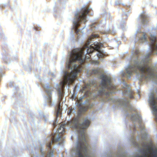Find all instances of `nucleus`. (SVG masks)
I'll use <instances>...</instances> for the list:
<instances>
[{
    "mask_svg": "<svg viewBox=\"0 0 157 157\" xmlns=\"http://www.w3.org/2000/svg\"><path fill=\"white\" fill-rule=\"evenodd\" d=\"M90 43V42L89 41L87 44L83 46L82 48L75 49L69 54L66 63V67L67 69L70 70V71L68 72L65 71H63V80L61 81L60 84L58 85V87L57 90L59 101L56 109L57 117L61 113V101L62 100L63 103L65 101V99L63 98V89L65 86L66 85L67 88L69 87V85L73 82L83 68L84 66L82 64L85 61L90 59L89 56H86L85 54H90L94 50H96L98 52L96 55L98 58L105 56L104 52L101 49V47L103 46L101 43L95 42L90 45H89Z\"/></svg>",
    "mask_w": 157,
    "mask_h": 157,
    "instance_id": "f257e3e1",
    "label": "nucleus"
},
{
    "mask_svg": "<svg viewBox=\"0 0 157 157\" xmlns=\"http://www.w3.org/2000/svg\"><path fill=\"white\" fill-rule=\"evenodd\" d=\"M100 78L101 81L98 86L94 80L86 84L82 90L86 96L97 97L98 95H104L107 96L110 94H114L118 91L117 87L113 84V79L111 77L102 74Z\"/></svg>",
    "mask_w": 157,
    "mask_h": 157,
    "instance_id": "f03ea898",
    "label": "nucleus"
},
{
    "mask_svg": "<svg viewBox=\"0 0 157 157\" xmlns=\"http://www.w3.org/2000/svg\"><path fill=\"white\" fill-rule=\"evenodd\" d=\"M118 101L120 105L123 107L125 111L126 115L129 116L131 120L133 122L134 124L132 128L133 130L136 131L137 124L138 127L140 130L142 139H146L147 133L144 127L141 124L140 116L130 104L129 99L124 98L119 99Z\"/></svg>",
    "mask_w": 157,
    "mask_h": 157,
    "instance_id": "7ed1b4c3",
    "label": "nucleus"
},
{
    "mask_svg": "<svg viewBox=\"0 0 157 157\" xmlns=\"http://www.w3.org/2000/svg\"><path fill=\"white\" fill-rule=\"evenodd\" d=\"M89 8L86 6L82 7L81 10L78 11L75 14L74 21L73 22L74 29L76 33L79 31V29H77V27L81 22L85 23L86 21V15L88 14Z\"/></svg>",
    "mask_w": 157,
    "mask_h": 157,
    "instance_id": "20e7f679",
    "label": "nucleus"
},
{
    "mask_svg": "<svg viewBox=\"0 0 157 157\" xmlns=\"http://www.w3.org/2000/svg\"><path fill=\"white\" fill-rule=\"evenodd\" d=\"M63 138V137L61 135L60 136L59 135L58 136L55 138L54 136L52 137L51 138V141L48 144H47V147L49 148V150L48 151V153L46 156V157H53L54 156V152L53 150H52L50 148V147L51 144L53 143L57 142H59L61 141V139Z\"/></svg>",
    "mask_w": 157,
    "mask_h": 157,
    "instance_id": "39448f33",
    "label": "nucleus"
},
{
    "mask_svg": "<svg viewBox=\"0 0 157 157\" xmlns=\"http://www.w3.org/2000/svg\"><path fill=\"white\" fill-rule=\"evenodd\" d=\"M123 85L122 86L124 90H122V93L124 95H127L130 98H132L133 97V94L132 90H131L129 86L124 81L122 82Z\"/></svg>",
    "mask_w": 157,
    "mask_h": 157,
    "instance_id": "423d86ee",
    "label": "nucleus"
},
{
    "mask_svg": "<svg viewBox=\"0 0 157 157\" xmlns=\"http://www.w3.org/2000/svg\"><path fill=\"white\" fill-rule=\"evenodd\" d=\"M42 85L44 88L46 93L48 95L47 97V99L48 102L51 105H52V103H51V89L49 86V84L47 83L45 85H44L43 83H42Z\"/></svg>",
    "mask_w": 157,
    "mask_h": 157,
    "instance_id": "0eeeda50",
    "label": "nucleus"
},
{
    "mask_svg": "<svg viewBox=\"0 0 157 157\" xmlns=\"http://www.w3.org/2000/svg\"><path fill=\"white\" fill-rule=\"evenodd\" d=\"M139 19L142 24H146L148 22V16L144 12H143L141 14L139 17Z\"/></svg>",
    "mask_w": 157,
    "mask_h": 157,
    "instance_id": "6e6552de",
    "label": "nucleus"
},
{
    "mask_svg": "<svg viewBox=\"0 0 157 157\" xmlns=\"http://www.w3.org/2000/svg\"><path fill=\"white\" fill-rule=\"evenodd\" d=\"M76 112L75 108L73 107L68 108V110L67 111V114L69 116H71L74 114Z\"/></svg>",
    "mask_w": 157,
    "mask_h": 157,
    "instance_id": "1a4fd4ad",
    "label": "nucleus"
},
{
    "mask_svg": "<svg viewBox=\"0 0 157 157\" xmlns=\"http://www.w3.org/2000/svg\"><path fill=\"white\" fill-rule=\"evenodd\" d=\"M139 42H144L145 43H147V39L146 37L145 34L144 33H143L142 36L141 37L139 40Z\"/></svg>",
    "mask_w": 157,
    "mask_h": 157,
    "instance_id": "9d476101",
    "label": "nucleus"
},
{
    "mask_svg": "<svg viewBox=\"0 0 157 157\" xmlns=\"http://www.w3.org/2000/svg\"><path fill=\"white\" fill-rule=\"evenodd\" d=\"M101 73V71L98 69H94L91 71V74H98Z\"/></svg>",
    "mask_w": 157,
    "mask_h": 157,
    "instance_id": "9b49d317",
    "label": "nucleus"
},
{
    "mask_svg": "<svg viewBox=\"0 0 157 157\" xmlns=\"http://www.w3.org/2000/svg\"><path fill=\"white\" fill-rule=\"evenodd\" d=\"M130 140L133 145H135L136 144V142L134 139V137H132Z\"/></svg>",
    "mask_w": 157,
    "mask_h": 157,
    "instance_id": "f8f14e48",
    "label": "nucleus"
},
{
    "mask_svg": "<svg viewBox=\"0 0 157 157\" xmlns=\"http://www.w3.org/2000/svg\"><path fill=\"white\" fill-rule=\"evenodd\" d=\"M91 61V62L92 63H93V64H98V63H99L98 61L97 60H95V61Z\"/></svg>",
    "mask_w": 157,
    "mask_h": 157,
    "instance_id": "ddd939ff",
    "label": "nucleus"
},
{
    "mask_svg": "<svg viewBox=\"0 0 157 157\" xmlns=\"http://www.w3.org/2000/svg\"><path fill=\"white\" fill-rule=\"evenodd\" d=\"M108 101L113 102H115V101L114 100L113 98H109V99Z\"/></svg>",
    "mask_w": 157,
    "mask_h": 157,
    "instance_id": "4468645a",
    "label": "nucleus"
},
{
    "mask_svg": "<svg viewBox=\"0 0 157 157\" xmlns=\"http://www.w3.org/2000/svg\"><path fill=\"white\" fill-rule=\"evenodd\" d=\"M111 33L110 31V30H108L106 31H104V32H102V33L105 34H107L109 33Z\"/></svg>",
    "mask_w": 157,
    "mask_h": 157,
    "instance_id": "2eb2a0df",
    "label": "nucleus"
},
{
    "mask_svg": "<svg viewBox=\"0 0 157 157\" xmlns=\"http://www.w3.org/2000/svg\"><path fill=\"white\" fill-rule=\"evenodd\" d=\"M91 30L92 31H94V29H96L95 27L94 26V25H91Z\"/></svg>",
    "mask_w": 157,
    "mask_h": 157,
    "instance_id": "dca6fc26",
    "label": "nucleus"
},
{
    "mask_svg": "<svg viewBox=\"0 0 157 157\" xmlns=\"http://www.w3.org/2000/svg\"><path fill=\"white\" fill-rule=\"evenodd\" d=\"M41 149H42V148H41ZM41 154H42V156H44L45 155V153L42 152V149H41Z\"/></svg>",
    "mask_w": 157,
    "mask_h": 157,
    "instance_id": "f3484780",
    "label": "nucleus"
},
{
    "mask_svg": "<svg viewBox=\"0 0 157 157\" xmlns=\"http://www.w3.org/2000/svg\"><path fill=\"white\" fill-rule=\"evenodd\" d=\"M56 121H55V122H54L53 124V125L54 127H56Z\"/></svg>",
    "mask_w": 157,
    "mask_h": 157,
    "instance_id": "a211bd4d",
    "label": "nucleus"
},
{
    "mask_svg": "<svg viewBox=\"0 0 157 157\" xmlns=\"http://www.w3.org/2000/svg\"><path fill=\"white\" fill-rule=\"evenodd\" d=\"M83 97H82V98H80V100L81 101V100H82V98H83Z\"/></svg>",
    "mask_w": 157,
    "mask_h": 157,
    "instance_id": "6ab92c4d",
    "label": "nucleus"
},
{
    "mask_svg": "<svg viewBox=\"0 0 157 157\" xmlns=\"http://www.w3.org/2000/svg\"><path fill=\"white\" fill-rule=\"evenodd\" d=\"M79 106H80L81 105V104L82 103H80V102H79Z\"/></svg>",
    "mask_w": 157,
    "mask_h": 157,
    "instance_id": "aec40b11",
    "label": "nucleus"
},
{
    "mask_svg": "<svg viewBox=\"0 0 157 157\" xmlns=\"http://www.w3.org/2000/svg\"><path fill=\"white\" fill-rule=\"evenodd\" d=\"M87 73H88V74H89V71H87Z\"/></svg>",
    "mask_w": 157,
    "mask_h": 157,
    "instance_id": "412c9836",
    "label": "nucleus"
},
{
    "mask_svg": "<svg viewBox=\"0 0 157 157\" xmlns=\"http://www.w3.org/2000/svg\"><path fill=\"white\" fill-rule=\"evenodd\" d=\"M73 137L72 136V137H71V139H73Z\"/></svg>",
    "mask_w": 157,
    "mask_h": 157,
    "instance_id": "4be33fe9",
    "label": "nucleus"
},
{
    "mask_svg": "<svg viewBox=\"0 0 157 157\" xmlns=\"http://www.w3.org/2000/svg\"><path fill=\"white\" fill-rule=\"evenodd\" d=\"M95 37V36H93V37Z\"/></svg>",
    "mask_w": 157,
    "mask_h": 157,
    "instance_id": "5701e85b",
    "label": "nucleus"
},
{
    "mask_svg": "<svg viewBox=\"0 0 157 157\" xmlns=\"http://www.w3.org/2000/svg\"><path fill=\"white\" fill-rule=\"evenodd\" d=\"M62 144V143L59 144Z\"/></svg>",
    "mask_w": 157,
    "mask_h": 157,
    "instance_id": "b1692460",
    "label": "nucleus"
}]
</instances>
